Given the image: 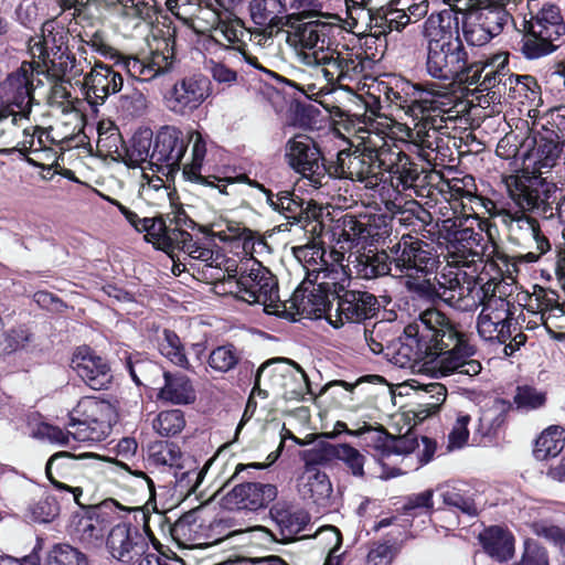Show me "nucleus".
Wrapping results in <instances>:
<instances>
[{"label": "nucleus", "mask_w": 565, "mask_h": 565, "mask_svg": "<svg viewBox=\"0 0 565 565\" xmlns=\"http://www.w3.org/2000/svg\"><path fill=\"white\" fill-rule=\"evenodd\" d=\"M324 249L317 245H305L294 247L295 257L302 264L306 270L303 280L317 282L319 279H327L333 273L324 259Z\"/></svg>", "instance_id": "obj_38"}, {"label": "nucleus", "mask_w": 565, "mask_h": 565, "mask_svg": "<svg viewBox=\"0 0 565 565\" xmlns=\"http://www.w3.org/2000/svg\"><path fill=\"white\" fill-rule=\"evenodd\" d=\"M437 492L443 503L449 509L463 513L468 516H476L478 509L475 500L468 494V491L458 486L441 484L437 488Z\"/></svg>", "instance_id": "obj_50"}, {"label": "nucleus", "mask_w": 565, "mask_h": 565, "mask_svg": "<svg viewBox=\"0 0 565 565\" xmlns=\"http://www.w3.org/2000/svg\"><path fill=\"white\" fill-rule=\"evenodd\" d=\"M247 31L239 19L224 17L220 25L211 34V39L232 53L238 61H244L257 70L265 71L257 57L250 55L246 50L244 38Z\"/></svg>", "instance_id": "obj_29"}, {"label": "nucleus", "mask_w": 565, "mask_h": 565, "mask_svg": "<svg viewBox=\"0 0 565 565\" xmlns=\"http://www.w3.org/2000/svg\"><path fill=\"white\" fill-rule=\"evenodd\" d=\"M222 285L226 291L249 305H263L267 312L278 308L277 279L269 269L254 258L242 262L239 265L234 260H226Z\"/></svg>", "instance_id": "obj_4"}, {"label": "nucleus", "mask_w": 565, "mask_h": 565, "mask_svg": "<svg viewBox=\"0 0 565 565\" xmlns=\"http://www.w3.org/2000/svg\"><path fill=\"white\" fill-rule=\"evenodd\" d=\"M72 369L93 390H105L111 383L113 375L105 359L88 347H79L73 354Z\"/></svg>", "instance_id": "obj_27"}, {"label": "nucleus", "mask_w": 565, "mask_h": 565, "mask_svg": "<svg viewBox=\"0 0 565 565\" xmlns=\"http://www.w3.org/2000/svg\"><path fill=\"white\" fill-rule=\"evenodd\" d=\"M39 565H89L84 553L68 544H56Z\"/></svg>", "instance_id": "obj_57"}, {"label": "nucleus", "mask_w": 565, "mask_h": 565, "mask_svg": "<svg viewBox=\"0 0 565 565\" xmlns=\"http://www.w3.org/2000/svg\"><path fill=\"white\" fill-rule=\"evenodd\" d=\"M565 35V22L555 4L543 7L523 22L521 53L529 60L552 54L558 49L557 42Z\"/></svg>", "instance_id": "obj_6"}, {"label": "nucleus", "mask_w": 565, "mask_h": 565, "mask_svg": "<svg viewBox=\"0 0 565 565\" xmlns=\"http://www.w3.org/2000/svg\"><path fill=\"white\" fill-rule=\"evenodd\" d=\"M210 235L225 243L239 239L243 242V249L246 253H252L256 243L263 244L262 239L256 241L255 233L252 230L232 221L213 223Z\"/></svg>", "instance_id": "obj_46"}, {"label": "nucleus", "mask_w": 565, "mask_h": 565, "mask_svg": "<svg viewBox=\"0 0 565 565\" xmlns=\"http://www.w3.org/2000/svg\"><path fill=\"white\" fill-rule=\"evenodd\" d=\"M384 142V137L377 134L362 137L361 147L338 152L333 173L339 178L363 182L365 188H375L382 180V167L391 164L390 154L383 151Z\"/></svg>", "instance_id": "obj_5"}, {"label": "nucleus", "mask_w": 565, "mask_h": 565, "mask_svg": "<svg viewBox=\"0 0 565 565\" xmlns=\"http://www.w3.org/2000/svg\"><path fill=\"white\" fill-rule=\"evenodd\" d=\"M66 39L67 32L64 28L56 26L53 21L45 22L42 28V36L30 41V53L33 58H38L33 63L40 67L46 60L60 52L67 51Z\"/></svg>", "instance_id": "obj_32"}, {"label": "nucleus", "mask_w": 565, "mask_h": 565, "mask_svg": "<svg viewBox=\"0 0 565 565\" xmlns=\"http://www.w3.org/2000/svg\"><path fill=\"white\" fill-rule=\"evenodd\" d=\"M393 262L394 277L428 276L439 264L435 247L416 236L404 234L388 247Z\"/></svg>", "instance_id": "obj_9"}, {"label": "nucleus", "mask_w": 565, "mask_h": 565, "mask_svg": "<svg viewBox=\"0 0 565 565\" xmlns=\"http://www.w3.org/2000/svg\"><path fill=\"white\" fill-rule=\"evenodd\" d=\"M224 18V13L217 8L206 4L200 6L196 13L192 18V26L198 33H214Z\"/></svg>", "instance_id": "obj_62"}, {"label": "nucleus", "mask_w": 565, "mask_h": 565, "mask_svg": "<svg viewBox=\"0 0 565 565\" xmlns=\"http://www.w3.org/2000/svg\"><path fill=\"white\" fill-rule=\"evenodd\" d=\"M383 151H386L391 164L382 167L383 172H390L395 175L404 188H411L419 178V170L417 164L409 160V157L402 151L392 150L387 142H384Z\"/></svg>", "instance_id": "obj_47"}, {"label": "nucleus", "mask_w": 565, "mask_h": 565, "mask_svg": "<svg viewBox=\"0 0 565 565\" xmlns=\"http://www.w3.org/2000/svg\"><path fill=\"white\" fill-rule=\"evenodd\" d=\"M341 237L347 242L367 243L380 235L377 226L370 221L364 222L353 215H344L341 220Z\"/></svg>", "instance_id": "obj_53"}, {"label": "nucleus", "mask_w": 565, "mask_h": 565, "mask_svg": "<svg viewBox=\"0 0 565 565\" xmlns=\"http://www.w3.org/2000/svg\"><path fill=\"white\" fill-rule=\"evenodd\" d=\"M476 352L459 323L437 309H427L405 328L404 335H395L387 360L399 367L436 362L444 376L472 377L482 370L480 361L473 358Z\"/></svg>", "instance_id": "obj_1"}, {"label": "nucleus", "mask_w": 565, "mask_h": 565, "mask_svg": "<svg viewBox=\"0 0 565 565\" xmlns=\"http://www.w3.org/2000/svg\"><path fill=\"white\" fill-rule=\"evenodd\" d=\"M385 98L394 106L404 109L412 117H418L428 108L448 109L456 107L452 98V90L449 86H439L436 83L425 85H408L398 89L397 87H386Z\"/></svg>", "instance_id": "obj_10"}, {"label": "nucleus", "mask_w": 565, "mask_h": 565, "mask_svg": "<svg viewBox=\"0 0 565 565\" xmlns=\"http://www.w3.org/2000/svg\"><path fill=\"white\" fill-rule=\"evenodd\" d=\"M427 41V73L440 81L451 84L471 86L479 72L463 46L458 28V18L452 10L431 14L424 24Z\"/></svg>", "instance_id": "obj_3"}, {"label": "nucleus", "mask_w": 565, "mask_h": 565, "mask_svg": "<svg viewBox=\"0 0 565 565\" xmlns=\"http://www.w3.org/2000/svg\"><path fill=\"white\" fill-rule=\"evenodd\" d=\"M466 276L465 271L448 263L434 279L440 301L460 311H473L479 308L483 294L476 281L462 282L461 278Z\"/></svg>", "instance_id": "obj_15"}, {"label": "nucleus", "mask_w": 565, "mask_h": 565, "mask_svg": "<svg viewBox=\"0 0 565 565\" xmlns=\"http://www.w3.org/2000/svg\"><path fill=\"white\" fill-rule=\"evenodd\" d=\"M533 301L545 326L551 317L564 315V308L558 303V295L554 290L540 289L534 294V299H531L530 307H533Z\"/></svg>", "instance_id": "obj_58"}, {"label": "nucleus", "mask_w": 565, "mask_h": 565, "mask_svg": "<svg viewBox=\"0 0 565 565\" xmlns=\"http://www.w3.org/2000/svg\"><path fill=\"white\" fill-rule=\"evenodd\" d=\"M239 359L237 349L232 344H226L217 347L211 352L209 364L216 371L227 372L238 363Z\"/></svg>", "instance_id": "obj_64"}, {"label": "nucleus", "mask_w": 565, "mask_h": 565, "mask_svg": "<svg viewBox=\"0 0 565 565\" xmlns=\"http://www.w3.org/2000/svg\"><path fill=\"white\" fill-rule=\"evenodd\" d=\"M424 391L426 401L423 404H418L417 408L413 411L414 417L418 422H423L433 414H436L447 396V390L440 383H429L425 385Z\"/></svg>", "instance_id": "obj_56"}, {"label": "nucleus", "mask_w": 565, "mask_h": 565, "mask_svg": "<svg viewBox=\"0 0 565 565\" xmlns=\"http://www.w3.org/2000/svg\"><path fill=\"white\" fill-rule=\"evenodd\" d=\"M503 222L509 226L511 236H513L518 243H534L539 255L550 250L551 244L547 237L541 232L539 222L525 212L508 211L503 214Z\"/></svg>", "instance_id": "obj_30"}, {"label": "nucleus", "mask_w": 565, "mask_h": 565, "mask_svg": "<svg viewBox=\"0 0 565 565\" xmlns=\"http://www.w3.org/2000/svg\"><path fill=\"white\" fill-rule=\"evenodd\" d=\"M180 448L174 444L166 443L154 447L150 456V462L157 467H168L170 469H183V458Z\"/></svg>", "instance_id": "obj_61"}, {"label": "nucleus", "mask_w": 565, "mask_h": 565, "mask_svg": "<svg viewBox=\"0 0 565 565\" xmlns=\"http://www.w3.org/2000/svg\"><path fill=\"white\" fill-rule=\"evenodd\" d=\"M211 81L203 75H191L177 81L163 97L168 110L188 116L196 110L211 95Z\"/></svg>", "instance_id": "obj_17"}, {"label": "nucleus", "mask_w": 565, "mask_h": 565, "mask_svg": "<svg viewBox=\"0 0 565 565\" xmlns=\"http://www.w3.org/2000/svg\"><path fill=\"white\" fill-rule=\"evenodd\" d=\"M35 67L33 63H22V65L0 84L1 105H10L20 110L31 113L33 100V74Z\"/></svg>", "instance_id": "obj_24"}, {"label": "nucleus", "mask_w": 565, "mask_h": 565, "mask_svg": "<svg viewBox=\"0 0 565 565\" xmlns=\"http://www.w3.org/2000/svg\"><path fill=\"white\" fill-rule=\"evenodd\" d=\"M350 270L362 279H375L393 274L391 252L369 249L349 256Z\"/></svg>", "instance_id": "obj_31"}, {"label": "nucleus", "mask_w": 565, "mask_h": 565, "mask_svg": "<svg viewBox=\"0 0 565 565\" xmlns=\"http://www.w3.org/2000/svg\"><path fill=\"white\" fill-rule=\"evenodd\" d=\"M270 515L280 527L282 540L292 539L309 523V516L305 511H289L278 504L270 509Z\"/></svg>", "instance_id": "obj_49"}, {"label": "nucleus", "mask_w": 565, "mask_h": 565, "mask_svg": "<svg viewBox=\"0 0 565 565\" xmlns=\"http://www.w3.org/2000/svg\"><path fill=\"white\" fill-rule=\"evenodd\" d=\"M164 386L158 397L172 404H189L194 402L195 393L188 376L164 372Z\"/></svg>", "instance_id": "obj_44"}, {"label": "nucleus", "mask_w": 565, "mask_h": 565, "mask_svg": "<svg viewBox=\"0 0 565 565\" xmlns=\"http://www.w3.org/2000/svg\"><path fill=\"white\" fill-rule=\"evenodd\" d=\"M303 499L317 505L327 507L332 494V484L326 472L319 469H305L299 483Z\"/></svg>", "instance_id": "obj_37"}, {"label": "nucleus", "mask_w": 565, "mask_h": 565, "mask_svg": "<svg viewBox=\"0 0 565 565\" xmlns=\"http://www.w3.org/2000/svg\"><path fill=\"white\" fill-rule=\"evenodd\" d=\"M395 334L393 327L386 321H379L371 329H364V339L371 352L386 359L391 354Z\"/></svg>", "instance_id": "obj_52"}, {"label": "nucleus", "mask_w": 565, "mask_h": 565, "mask_svg": "<svg viewBox=\"0 0 565 565\" xmlns=\"http://www.w3.org/2000/svg\"><path fill=\"white\" fill-rule=\"evenodd\" d=\"M285 160L316 189L329 182L331 172L327 169L320 149L307 135H296L285 145Z\"/></svg>", "instance_id": "obj_13"}, {"label": "nucleus", "mask_w": 565, "mask_h": 565, "mask_svg": "<svg viewBox=\"0 0 565 565\" xmlns=\"http://www.w3.org/2000/svg\"><path fill=\"white\" fill-rule=\"evenodd\" d=\"M158 350L166 359L173 364L188 369L189 362L184 352V347L179 335L171 330L164 329L158 337Z\"/></svg>", "instance_id": "obj_55"}, {"label": "nucleus", "mask_w": 565, "mask_h": 565, "mask_svg": "<svg viewBox=\"0 0 565 565\" xmlns=\"http://www.w3.org/2000/svg\"><path fill=\"white\" fill-rule=\"evenodd\" d=\"M452 98L455 99V108L451 107L450 110L446 109H435L428 108L423 113H418V117H414L418 119L413 129L407 130V139L411 143L419 148V156L427 159L428 152L427 150H436L439 147V134L443 132L445 128V124L447 121H457L461 118L468 110V103L458 96L452 90Z\"/></svg>", "instance_id": "obj_11"}, {"label": "nucleus", "mask_w": 565, "mask_h": 565, "mask_svg": "<svg viewBox=\"0 0 565 565\" xmlns=\"http://www.w3.org/2000/svg\"><path fill=\"white\" fill-rule=\"evenodd\" d=\"M183 413L180 409L161 412L153 420V428L161 436H174L184 427Z\"/></svg>", "instance_id": "obj_63"}, {"label": "nucleus", "mask_w": 565, "mask_h": 565, "mask_svg": "<svg viewBox=\"0 0 565 565\" xmlns=\"http://www.w3.org/2000/svg\"><path fill=\"white\" fill-rule=\"evenodd\" d=\"M515 0H477L468 12L471 18L483 23L492 33L500 34L504 25L511 20L508 10L509 4H514Z\"/></svg>", "instance_id": "obj_35"}, {"label": "nucleus", "mask_w": 565, "mask_h": 565, "mask_svg": "<svg viewBox=\"0 0 565 565\" xmlns=\"http://www.w3.org/2000/svg\"><path fill=\"white\" fill-rule=\"evenodd\" d=\"M32 340V333L23 326L9 329L0 335V358L24 349Z\"/></svg>", "instance_id": "obj_59"}, {"label": "nucleus", "mask_w": 565, "mask_h": 565, "mask_svg": "<svg viewBox=\"0 0 565 565\" xmlns=\"http://www.w3.org/2000/svg\"><path fill=\"white\" fill-rule=\"evenodd\" d=\"M471 64H476V68L479 71L476 75V82L472 85H477V88L480 92H490L500 85L507 86L508 84L511 85L513 82L523 84L529 88L531 85L537 87V83L532 76H514L509 74L508 70L505 68V56L497 55L490 63L472 61Z\"/></svg>", "instance_id": "obj_28"}, {"label": "nucleus", "mask_w": 565, "mask_h": 565, "mask_svg": "<svg viewBox=\"0 0 565 565\" xmlns=\"http://www.w3.org/2000/svg\"><path fill=\"white\" fill-rule=\"evenodd\" d=\"M107 548L117 561L130 564L146 554L148 543L136 526L119 523L114 526L107 537Z\"/></svg>", "instance_id": "obj_26"}, {"label": "nucleus", "mask_w": 565, "mask_h": 565, "mask_svg": "<svg viewBox=\"0 0 565 565\" xmlns=\"http://www.w3.org/2000/svg\"><path fill=\"white\" fill-rule=\"evenodd\" d=\"M116 65L95 61L89 72L84 74L81 85L85 98L93 106H102L109 96L119 93L124 86V77Z\"/></svg>", "instance_id": "obj_20"}, {"label": "nucleus", "mask_w": 565, "mask_h": 565, "mask_svg": "<svg viewBox=\"0 0 565 565\" xmlns=\"http://www.w3.org/2000/svg\"><path fill=\"white\" fill-rule=\"evenodd\" d=\"M185 142L186 146L192 143V149L191 161L183 164V174L191 181L212 184L205 181V178L200 174L206 154V142L203 136L199 131H191Z\"/></svg>", "instance_id": "obj_54"}, {"label": "nucleus", "mask_w": 565, "mask_h": 565, "mask_svg": "<svg viewBox=\"0 0 565 565\" xmlns=\"http://www.w3.org/2000/svg\"><path fill=\"white\" fill-rule=\"evenodd\" d=\"M480 235L472 228H461L454 233V241L450 243L448 262L450 265L470 267L481 259V254L475 247L479 245Z\"/></svg>", "instance_id": "obj_36"}, {"label": "nucleus", "mask_w": 565, "mask_h": 565, "mask_svg": "<svg viewBox=\"0 0 565 565\" xmlns=\"http://www.w3.org/2000/svg\"><path fill=\"white\" fill-rule=\"evenodd\" d=\"M110 514L99 505H92L85 510L76 522V532L81 540L93 543L102 539L109 523Z\"/></svg>", "instance_id": "obj_42"}, {"label": "nucleus", "mask_w": 565, "mask_h": 565, "mask_svg": "<svg viewBox=\"0 0 565 565\" xmlns=\"http://www.w3.org/2000/svg\"><path fill=\"white\" fill-rule=\"evenodd\" d=\"M331 286L334 282L319 279L317 282L302 280L292 295V306L301 313L321 316L324 313L329 321L333 320L332 310L335 308L330 300Z\"/></svg>", "instance_id": "obj_23"}, {"label": "nucleus", "mask_w": 565, "mask_h": 565, "mask_svg": "<svg viewBox=\"0 0 565 565\" xmlns=\"http://www.w3.org/2000/svg\"><path fill=\"white\" fill-rule=\"evenodd\" d=\"M278 494L276 486L263 482H242L226 492L222 505L227 510L258 511L271 503Z\"/></svg>", "instance_id": "obj_21"}, {"label": "nucleus", "mask_w": 565, "mask_h": 565, "mask_svg": "<svg viewBox=\"0 0 565 565\" xmlns=\"http://www.w3.org/2000/svg\"><path fill=\"white\" fill-rule=\"evenodd\" d=\"M95 455L92 452H83L74 455L70 451H60L50 457L45 466V473L47 479L58 491H66L73 494L74 501L82 505L79 498L83 494L81 487H72L66 481H73V479L81 471L79 461L87 458H94Z\"/></svg>", "instance_id": "obj_22"}, {"label": "nucleus", "mask_w": 565, "mask_h": 565, "mask_svg": "<svg viewBox=\"0 0 565 565\" xmlns=\"http://www.w3.org/2000/svg\"><path fill=\"white\" fill-rule=\"evenodd\" d=\"M286 11L284 0H252L249 12L252 20L257 25L278 26L285 22L280 17Z\"/></svg>", "instance_id": "obj_48"}, {"label": "nucleus", "mask_w": 565, "mask_h": 565, "mask_svg": "<svg viewBox=\"0 0 565 565\" xmlns=\"http://www.w3.org/2000/svg\"><path fill=\"white\" fill-rule=\"evenodd\" d=\"M153 147V132L150 128H139L132 136L128 147L121 153V161L129 168L149 166Z\"/></svg>", "instance_id": "obj_40"}, {"label": "nucleus", "mask_w": 565, "mask_h": 565, "mask_svg": "<svg viewBox=\"0 0 565 565\" xmlns=\"http://www.w3.org/2000/svg\"><path fill=\"white\" fill-rule=\"evenodd\" d=\"M103 199L110 202L125 216V218L135 227L138 232H145V239L158 249L164 252H172L180 244L179 234H184V230L180 228L181 222H185V216L182 218L181 215L174 216L170 221V225H167L162 216L157 217H142L140 218L135 212L122 205L119 201L100 194Z\"/></svg>", "instance_id": "obj_16"}, {"label": "nucleus", "mask_w": 565, "mask_h": 565, "mask_svg": "<svg viewBox=\"0 0 565 565\" xmlns=\"http://www.w3.org/2000/svg\"><path fill=\"white\" fill-rule=\"evenodd\" d=\"M557 182L552 178L535 174H524L509 184L512 201L522 212H530L544 220L557 216L556 190Z\"/></svg>", "instance_id": "obj_8"}, {"label": "nucleus", "mask_w": 565, "mask_h": 565, "mask_svg": "<svg viewBox=\"0 0 565 565\" xmlns=\"http://www.w3.org/2000/svg\"><path fill=\"white\" fill-rule=\"evenodd\" d=\"M497 284L488 280L481 285L482 296L480 305L482 309L478 316L477 330L480 338L486 341L505 343L511 337L512 312L511 303L502 296L495 294Z\"/></svg>", "instance_id": "obj_12"}, {"label": "nucleus", "mask_w": 565, "mask_h": 565, "mask_svg": "<svg viewBox=\"0 0 565 565\" xmlns=\"http://www.w3.org/2000/svg\"><path fill=\"white\" fill-rule=\"evenodd\" d=\"M28 110H14L10 105H0V141L2 145L11 146L18 139L20 134H29Z\"/></svg>", "instance_id": "obj_43"}, {"label": "nucleus", "mask_w": 565, "mask_h": 565, "mask_svg": "<svg viewBox=\"0 0 565 565\" xmlns=\"http://www.w3.org/2000/svg\"><path fill=\"white\" fill-rule=\"evenodd\" d=\"M478 541L483 552L498 563L508 562L514 555V536L505 527L488 526L479 533Z\"/></svg>", "instance_id": "obj_34"}, {"label": "nucleus", "mask_w": 565, "mask_h": 565, "mask_svg": "<svg viewBox=\"0 0 565 565\" xmlns=\"http://www.w3.org/2000/svg\"><path fill=\"white\" fill-rule=\"evenodd\" d=\"M565 445V429L553 425L547 427L536 439L533 454L539 460L556 457Z\"/></svg>", "instance_id": "obj_51"}, {"label": "nucleus", "mask_w": 565, "mask_h": 565, "mask_svg": "<svg viewBox=\"0 0 565 565\" xmlns=\"http://www.w3.org/2000/svg\"><path fill=\"white\" fill-rule=\"evenodd\" d=\"M269 386L281 392L286 401H302L312 395L308 375L295 361L287 358L270 359Z\"/></svg>", "instance_id": "obj_18"}, {"label": "nucleus", "mask_w": 565, "mask_h": 565, "mask_svg": "<svg viewBox=\"0 0 565 565\" xmlns=\"http://www.w3.org/2000/svg\"><path fill=\"white\" fill-rule=\"evenodd\" d=\"M179 238L181 241L177 248L188 255L191 266H193L191 262H200L203 264L204 269H221L225 262V256L220 250H214L199 242H194L192 235L186 231L184 234H179Z\"/></svg>", "instance_id": "obj_41"}, {"label": "nucleus", "mask_w": 565, "mask_h": 565, "mask_svg": "<svg viewBox=\"0 0 565 565\" xmlns=\"http://www.w3.org/2000/svg\"><path fill=\"white\" fill-rule=\"evenodd\" d=\"M185 152L186 142L183 132L174 126H163L153 138L149 167L167 174L171 173L180 169Z\"/></svg>", "instance_id": "obj_19"}, {"label": "nucleus", "mask_w": 565, "mask_h": 565, "mask_svg": "<svg viewBox=\"0 0 565 565\" xmlns=\"http://www.w3.org/2000/svg\"><path fill=\"white\" fill-rule=\"evenodd\" d=\"M282 25L289 29L287 42L302 65L300 78L308 90L342 88L362 74L364 65L360 54L331 46L334 24L320 20L302 21L300 15L288 14Z\"/></svg>", "instance_id": "obj_2"}, {"label": "nucleus", "mask_w": 565, "mask_h": 565, "mask_svg": "<svg viewBox=\"0 0 565 565\" xmlns=\"http://www.w3.org/2000/svg\"><path fill=\"white\" fill-rule=\"evenodd\" d=\"M117 422V409L106 399L86 396L71 413L72 438L78 441H100Z\"/></svg>", "instance_id": "obj_7"}, {"label": "nucleus", "mask_w": 565, "mask_h": 565, "mask_svg": "<svg viewBox=\"0 0 565 565\" xmlns=\"http://www.w3.org/2000/svg\"><path fill=\"white\" fill-rule=\"evenodd\" d=\"M556 135L554 131L550 136H532L526 137L523 141V170L526 174L542 175L544 178H552L561 182L563 179L564 166L561 163L562 146L552 138Z\"/></svg>", "instance_id": "obj_14"}, {"label": "nucleus", "mask_w": 565, "mask_h": 565, "mask_svg": "<svg viewBox=\"0 0 565 565\" xmlns=\"http://www.w3.org/2000/svg\"><path fill=\"white\" fill-rule=\"evenodd\" d=\"M276 211L282 213L286 218L301 221L303 218L317 217L319 209L311 201L306 202L289 191L276 193Z\"/></svg>", "instance_id": "obj_45"}, {"label": "nucleus", "mask_w": 565, "mask_h": 565, "mask_svg": "<svg viewBox=\"0 0 565 565\" xmlns=\"http://www.w3.org/2000/svg\"><path fill=\"white\" fill-rule=\"evenodd\" d=\"M335 299V319L331 320L335 328L343 326L344 322H360L371 318L379 308L376 297L369 291L344 290Z\"/></svg>", "instance_id": "obj_25"}, {"label": "nucleus", "mask_w": 565, "mask_h": 565, "mask_svg": "<svg viewBox=\"0 0 565 565\" xmlns=\"http://www.w3.org/2000/svg\"><path fill=\"white\" fill-rule=\"evenodd\" d=\"M117 109L125 116L140 117L148 109V99L141 90L132 88L118 97Z\"/></svg>", "instance_id": "obj_60"}, {"label": "nucleus", "mask_w": 565, "mask_h": 565, "mask_svg": "<svg viewBox=\"0 0 565 565\" xmlns=\"http://www.w3.org/2000/svg\"><path fill=\"white\" fill-rule=\"evenodd\" d=\"M171 64L172 62L169 61L168 56L161 53H153L150 58L125 56L119 53L115 61L117 67H121L129 76L141 82H149L168 72Z\"/></svg>", "instance_id": "obj_33"}, {"label": "nucleus", "mask_w": 565, "mask_h": 565, "mask_svg": "<svg viewBox=\"0 0 565 565\" xmlns=\"http://www.w3.org/2000/svg\"><path fill=\"white\" fill-rule=\"evenodd\" d=\"M44 67L46 75L54 81H62L66 83H81V76H84V65L77 61L75 55L70 52H60L52 58L41 64Z\"/></svg>", "instance_id": "obj_39"}]
</instances>
